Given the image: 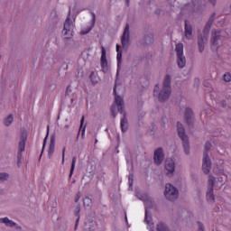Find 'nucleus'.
Returning <instances> with one entry per match:
<instances>
[{
    "mask_svg": "<svg viewBox=\"0 0 231 231\" xmlns=\"http://www.w3.org/2000/svg\"><path fill=\"white\" fill-rule=\"evenodd\" d=\"M171 75L167 74L162 83V89L160 91V87L155 85L153 88V97H157L160 102L169 100L171 97Z\"/></svg>",
    "mask_w": 231,
    "mask_h": 231,
    "instance_id": "1",
    "label": "nucleus"
},
{
    "mask_svg": "<svg viewBox=\"0 0 231 231\" xmlns=\"http://www.w3.org/2000/svg\"><path fill=\"white\" fill-rule=\"evenodd\" d=\"M113 95L115 97V102L117 106L118 113H120L121 115H124L120 122L121 131L122 133H127L128 124H127V117H126L125 111H124V98H122V97L116 94V85L114 86Z\"/></svg>",
    "mask_w": 231,
    "mask_h": 231,
    "instance_id": "2",
    "label": "nucleus"
},
{
    "mask_svg": "<svg viewBox=\"0 0 231 231\" xmlns=\"http://www.w3.org/2000/svg\"><path fill=\"white\" fill-rule=\"evenodd\" d=\"M177 131L178 135L182 142L185 154H190V143L189 142V136L185 134V127H183V124L180 122L177 123Z\"/></svg>",
    "mask_w": 231,
    "mask_h": 231,
    "instance_id": "3",
    "label": "nucleus"
},
{
    "mask_svg": "<svg viewBox=\"0 0 231 231\" xmlns=\"http://www.w3.org/2000/svg\"><path fill=\"white\" fill-rule=\"evenodd\" d=\"M212 148V143H206L203 152V159H202V171L204 174H209L210 169H212V161H210V157H208V151Z\"/></svg>",
    "mask_w": 231,
    "mask_h": 231,
    "instance_id": "4",
    "label": "nucleus"
},
{
    "mask_svg": "<svg viewBox=\"0 0 231 231\" xmlns=\"http://www.w3.org/2000/svg\"><path fill=\"white\" fill-rule=\"evenodd\" d=\"M175 51L177 53V63L180 69H183L187 65V59L183 55V43H178L175 47Z\"/></svg>",
    "mask_w": 231,
    "mask_h": 231,
    "instance_id": "5",
    "label": "nucleus"
},
{
    "mask_svg": "<svg viewBox=\"0 0 231 231\" xmlns=\"http://www.w3.org/2000/svg\"><path fill=\"white\" fill-rule=\"evenodd\" d=\"M69 15H71V9L69 10V14L65 20L62 31V34L65 35L66 39H71V37H73V31H71L73 22H71V18H69Z\"/></svg>",
    "mask_w": 231,
    "mask_h": 231,
    "instance_id": "6",
    "label": "nucleus"
},
{
    "mask_svg": "<svg viewBox=\"0 0 231 231\" xmlns=\"http://www.w3.org/2000/svg\"><path fill=\"white\" fill-rule=\"evenodd\" d=\"M164 196L169 201H174L178 199V189L172 184L168 183L165 186Z\"/></svg>",
    "mask_w": 231,
    "mask_h": 231,
    "instance_id": "7",
    "label": "nucleus"
},
{
    "mask_svg": "<svg viewBox=\"0 0 231 231\" xmlns=\"http://www.w3.org/2000/svg\"><path fill=\"white\" fill-rule=\"evenodd\" d=\"M165 161V153L163 152V148L159 147L153 152V163L155 165H162Z\"/></svg>",
    "mask_w": 231,
    "mask_h": 231,
    "instance_id": "8",
    "label": "nucleus"
},
{
    "mask_svg": "<svg viewBox=\"0 0 231 231\" xmlns=\"http://www.w3.org/2000/svg\"><path fill=\"white\" fill-rule=\"evenodd\" d=\"M184 120L189 127L192 126L194 124V111L192 108L186 107L184 111Z\"/></svg>",
    "mask_w": 231,
    "mask_h": 231,
    "instance_id": "9",
    "label": "nucleus"
},
{
    "mask_svg": "<svg viewBox=\"0 0 231 231\" xmlns=\"http://www.w3.org/2000/svg\"><path fill=\"white\" fill-rule=\"evenodd\" d=\"M101 68L104 73H107L109 71L107 58L106 57V48H104V46L101 47Z\"/></svg>",
    "mask_w": 231,
    "mask_h": 231,
    "instance_id": "10",
    "label": "nucleus"
},
{
    "mask_svg": "<svg viewBox=\"0 0 231 231\" xmlns=\"http://www.w3.org/2000/svg\"><path fill=\"white\" fill-rule=\"evenodd\" d=\"M165 171H167V176L170 174H174L176 171V163L173 160L168 159L165 162Z\"/></svg>",
    "mask_w": 231,
    "mask_h": 231,
    "instance_id": "11",
    "label": "nucleus"
},
{
    "mask_svg": "<svg viewBox=\"0 0 231 231\" xmlns=\"http://www.w3.org/2000/svg\"><path fill=\"white\" fill-rule=\"evenodd\" d=\"M221 39V30H213L211 32L210 43L212 46H217L219 44L217 41Z\"/></svg>",
    "mask_w": 231,
    "mask_h": 231,
    "instance_id": "12",
    "label": "nucleus"
},
{
    "mask_svg": "<svg viewBox=\"0 0 231 231\" xmlns=\"http://www.w3.org/2000/svg\"><path fill=\"white\" fill-rule=\"evenodd\" d=\"M0 223H4V225H5V226H9L10 228H14V226H15L16 230H21V228H22L20 226H17V224L15 222L8 219V217H1Z\"/></svg>",
    "mask_w": 231,
    "mask_h": 231,
    "instance_id": "13",
    "label": "nucleus"
},
{
    "mask_svg": "<svg viewBox=\"0 0 231 231\" xmlns=\"http://www.w3.org/2000/svg\"><path fill=\"white\" fill-rule=\"evenodd\" d=\"M184 24V35L188 41H190L192 39V25L189 23V20H185Z\"/></svg>",
    "mask_w": 231,
    "mask_h": 231,
    "instance_id": "14",
    "label": "nucleus"
},
{
    "mask_svg": "<svg viewBox=\"0 0 231 231\" xmlns=\"http://www.w3.org/2000/svg\"><path fill=\"white\" fill-rule=\"evenodd\" d=\"M121 44L122 46H125L129 44V24H126L121 37Z\"/></svg>",
    "mask_w": 231,
    "mask_h": 231,
    "instance_id": "15",
    "label": "nucleus"
},
{
    "mask_svg": "<svg viewBox=\"0 0 231 231\" xmlns=\"http://www.w3.org/2000/svg\"><path fill=\"white\" fill-rule=\"evenodd\" d=\"M28 138L26 135H22V140L19 142L18 144V152H24V149H26V140Z\"/></svg>",
    "mask_w": 231,
    "mask_h": 231,
    "instance_id": "16",
    "label": "nucleus"
},
{
    "mask_svg": "<svg viewBox=\"0 0 231 231\" xmlns=\"http://www.w3.org/2000/svg\"><path fill=\"white\" fill-rule=\"evenodd\" d=\"M206 198L208 203L216 202V198L214 197V190L208 189Z\"/></svg>",
    "mask_w": 231,
    "mask_h": 231,
    "instance_id": "17",
    "label": "nucleus"
},
{
    "mask_svg": "<svg viewBox=\"0 0 231 231\" xmlns=\"http://www.w3.org/2000/svg\"><path fill=\"white\" fill-rule=\"evenodd\" d=\"M74 214L77 217L74 230H77V226H79V221H80V206H78L74 211Z\"/></svg>",
    "mask_w": 231,
    "mask_h": 231,
    "instance_id": "18",
    "label": "nucleus"
},
{
    "mask_svg": "<svg viewBox=\"0 0 231 231\" xmlns=\"http://www.w3.org/2000/svg\"><path fill=\"white\" fill-rule=\"evenodd\" d=\"M156 231H169V226L165 222H159L156 226Z\"/></svg>",
    "mask_w": 231,
    "mask_h": 231,
    "instance_id": "19",
    "label": "nucleus"
},
{
    "mask_svg": "<svg viewBox=\"0 0 231 231\" xmlns=\"http://www.w3.org/2000/svg\"><path fill=\"white\" fill-rule=\"evenodd\" d=\"M116 52H117V56H116L117 66H120V64H122V50H120L119 44H116Z\"/></svg>",
    "mask_w": 231,
    "mask_h": 231,
    "instance_id": "20",
    "label": "nucleus"
},
{
    "mask_svg": "<svg viewBox=\"0 0 231 231\" xmlns=\"http://www.w3.org/2000/svg\"><path fill=\"white\" fill-rule=\"evenodd\" d=\"M77 163V157H73L72 158V162H71V166H70V171H69V180H71L72 176H73V172H75V165Z\"/></svg>",
    "mask_w": 231,
    "mask_h": 231,
    "instance_id": "21",
    "label": "nucleus"
},
{
    "mask_svg": "<svg viewBox=\"0 0 231 231\" xmlns=\"http://www.w3.org/2000/svg\"><path fill=\"white\" fill-rule=\"evenodd\" d=\"M50 21H51L52 23H54V24H57V23L59 22V15H57V11H56V10H53V11L51 13Z\"/></svg>",
    "mask_w": 231,
    "mask_h": 231,
    "instance_id": "22",
    "label": "nucleus"
},
{
    "mask_svg": "<svg viewBox=\"0 0 231 231\" xmlns=\"http://www.w3.org/2000/svg\"><path fill=\"white\" fill-rule=\"evenodd\" d=\"M145 44H152L154 42V35L152 33H149L144 36Z\"/></svg>",
    "mask_w": 231,
    "mask_h": 231,
    "instance_id": "23",
    "label": "nucleus"
},
{
    "mask_svg": "<svg viewBox=\"0 0 231 231\" xmlns=\"http://www.w3.org/2000/svg\"><path fill=\"white\" fill-rule=\"evenodd\" d=\"M215 185H216V178H214V176H212V175H209L208 189L214 190V186Z\"/></svg>",
    "mask_w": 231,
    "mask_h": 231,
    "instance_id": "24",
    "label": "nucleus"
},
{
    "mask_svg": "<svg viewBox=\"0 0 231 231\" xmlns=\"http://www.w3.org/2000/svg\"><path fill=\"white\" fill-rule=\"evenodd\" d=\"M92 16V26L86 32L82 31V35H86V33H89L90 30H93V26H95V21H97V16L95 15V13H91Z\"/></svg>",
    "mask_w": 231,
    "mask_h": 231,
    "instance_id": "25",
    "label": "nucleus"
},
{
    "mask_svg": "<svg viewBox=\"0 0 231 231\" xmlns=\"http://www.w3.org/2000/svg\"><path fill=\"white\" fill-rule=\"evenodd\" d=\"M14 122V116L9 115L5 119V125H6V127H9V125H12Z\"/></svg>",
    "mask_w": 231,
    "mask_h": 231,
    "instance_id": "26",
    "label": "nucleus"
},
{
    "mask_svg": "<svg viewBox=\"0 0 231 231\" xmlns=\"http://www.w3.org/2000/svg\"><path fill=\"white\" fill-rule=\"evenodd\" d=\"M83 205H84V207L90 208L91 205H93V200L91 199H89V197H85L83 199Z\"/></svg>",
    "mask_w": 231,
    "mask_h": 231,
    "instance_id": "27",
    "label": "nucleus"
},
{
    "mask_svg": "<svg viewBox=\"0 0 231 231\" xmlns=\"http://www.w3.org/2000/svg\"><path fill=\"white\" fill-rule=\"evenodd\" d=\"M212 23L211 22H207L206 23V25L204 27V30H203V33H208L210 32V28H212Z\"/></svg>",
    "mask_w": 231,
    "mask_h": 231,
    "instance_id": "28",
    "label": "nucleus"
},
{
    "mask_svg": "<svg viewBox=\"0 0 231 231\" xmlns=\"http://www.w3.org/2000/svg\"><path fill=\"white\" fill-rule=\"evenodd\" d=\"M10 178V174L6 172H0V181H6Z\"/></svg>",
    "mask_w": 231,
    "mask_h": 231,
    "instance_id": "29",
    "label": "nucleus"
},
{
    "mask_svg": "<svg viewBox=\"0 0 231 231\" xmlns=\"http://www.w3.org/2000/svg\"><path fill=\"white\" fill-rule=\"evenodd\" d=\"M144 221L149 225L150 221H152V217L149 215V211L145 209Z\"/></svg>",
    "mask_w": 231,
    "mask_h": 231,
    "instance_id": "30",
    "label": "nucleus"
},
{
    "mask_svg": "<svg viewBox=\"0 0 231 231\" xmlns=\"http://www.w3.org/2000/svg\"><path fill=\"white\" fill-rule=\"evenodd\" d=\"M48 134H50V126L47 127V135L43 140V145H42V152H44V147H46V141L48 140Z\"/></svg>",
    "mask_w": 231,
    "mask_h": 231,
    "instance_id": "31",
    "label": "nucleus"
},
{
    "mask_svg": "<svg viewBox=\"0 0 231 231\" xmlns=\"http://www.w3.org/2000/svg\"><path fill=\"white\" fill-rule=\"evenodd\" d=\"M53 152H55V146L50 145L48 150V156L50 159L53 156Z\"/></svg>",
    "mask_w": 231,
    "mask_h": 231,
    "instance_id": "32",
    "label": "nucleus"
},
{
    "mask_svg": "<svg viewBox=\"0 0 231 231\" xmlns=\"http://www.w3.org/2000/svg\"><path fill=\"white\" fill-rule=\"evenodd\" d=\"M23 162V152H17V165L18 167L21 165Z\"/></svg>",
    "mask_w": 231,
    "mask_h": 231,
    "instance_id": "33",
    "label": "nucleus"
},
{
    "mask_svg": "<svg viewBox=\"0 0 231 231\" xmlns=\"http://www.w3.org/2000/svg\"><path fill=\"white\" fill-rule=\"evenodd\" d=\"M223 79H224V81H225V82H230V80H231L230 73H226V74H224Z\"/></svg>",
    "mask_w": 231,
    "mask_h": 231,
    "instance_id": "34",
    "label": "nucleus"
},
{
    "mask_svg": "<svg viewBox=\"0 0 231 231\" xmlns=\"http://www.w3.org/2000/svg\"><path fill=\"white\" fill-rule=\"evenodd\" d=\"M198 44H205V41L203 39V35L202 34H199L198 36Z\"/></svg>",
    "mask_w": 231,
    "mask_h": 231,
    "instance_id": "35",
    "label": "nucleus"
},
{
    "mask_svg": "<svg viewBox=\"0 0 231 231\" xmlns=\"http://www.w3.org/2000/svg\"><path fill=\"white\" fill-rule=\"evenodd\" d=\"M198 46H199V53H202V51H205V43H198Z\"/></svg>",
    "mask_w": 231,
    "mask_h": 231,
    "instance_id": "36",
    "label": "nucleus"
},
{
    "mask_svg": "<svg viewBox=\"0 0 231 231\" xmlns=\"http://www.w3.org/2000/svg\"><path fill=\"white\" fill-rule=\"evenodd\" d=\"M216 19V13H213L210 16L209 19L208 20V22L214 24V21Z\"/></svg>",
    "mask_w": 231,
    "mask_h": 231,
    "instance_id": "37",
    "label": "nucleus"
},
{
    "mask_svg": "<svg viewBox=\"0 0 231 231\" xmlns=\"http://www.w3.org/2000/svg\"><path fill=\"white\" fill-rule=\"evenodd\" d=\"M198 226H199V231H205V226H203V223L198 221Z\"/></svg>",
    "mask_w": 231,
    "mask_h": 231,
    "instance_id": "38",
    "label": "nucleus"
},
{
    "mask_svg": "<svg viewBox=\"0 0 231 231\" xmlns=\"http://www.w3.org/2000/svg\"><path fill=\"white\" fill-rule=\"evenodd\" d=\"M65 156H66V147H64L62 149V162H61L62 165H64V158H65Z\"/></svg>",
    "mask_w": 231,
    "mask_h": 231,
    "instance_id": "39",
    "label": "nucleus"
},
{
    "mask_svg": "<svg viewBox=\"0 0 231 231\" xmlns=\"http://www.w3.org/2000/svg\"><path fill=\"white\" fill-rule=\"evenodd\" d=\"M93 75H94V73L92 72V73L90 74V80H91L93 86H95V84H97V81L95 80V79H93Z\"/></svg>",
    "mask_w": 231,
    "mask_h": 231,
    "instance_id": "40",
    "label": "nucleus"
},
{
    "mask_svg": "<svg viewBox=\"0 0 231 231\" xmlns=\"http://www.w3.org/2000/svg\"><path fill=\"white\" fill-rule=\"evenodd\" d=\"M50 145L55 146V136L51 137Z\"/></svg>",
    "mask_w": 231,
    "mask_h": 231,
    "instance_id": "41",
    "label": "nucleus"
},
{
    "mask_svg": "<svg viewBox=\"0 0 231 231\" xmlns=\"http://www.w3.org/2000/svg\"><path fill=\"white\" fill-rule=\"evenodd\" d=\"M79 199H80V192L77 193L75 197V203H79Z\"/></svg>",
    "mask_w": 231,
    "mask_h": 231,
    "instance_id": "42",
    "label": "nucleus"
},
{
    "mask_svg": "<svg viewBox=\"0 0 231 231\" xmlns=\"http://www.w3.org/2000/svg\"><path fill=\"white\" fill-rule=\"evenodd\" d=\"M84 116H82L81 120H80V129H82V127H84Z\"/></svg>",
    "mask_w": 231,
    "mask_h": 231,
    "instance_id": "43",
    "label": "nucleus"
},
{
    "mask_svg": "<svg viewBox=\"0 0 231 231\" xmlns=\"http://www.w3.org/2000/svg\"><path fill=\"white\" fill-rule=\"evenodd\" d=\"M111 113L115 118V116H116V113H115V106H111Z\"/></svg>",
    "mask_w": 231,
    "mask_h": 231,
    "instance_id": "44",
    "label": "nucleus"
},
{
    "mask_svg": "<svg viewBox=\"0 0 231 231\" xmlns=\"http://www.w3.org/2000/svg\"><path fill=\"white\" fill-rule=\"evenodd\" d=\"M69 93H71V89H70V87L68 86L66 89V95H69Z\"/></svg>",
    "mask_w": 231,
    "mask_h": 231,
    "instance_id": "45",
    "label": "nucleus"
},
{
    "mask_svg": "<svg viewBox=\"0 0 231 231\" xmlns=\"http://www.w3.org/2000/svg\"><path fill=\"white\" fill-rule=\"evenodd\" d=\"M213 6H216V0H208Z\"/></svg>",
    "mask_w": 231,
    "mask_h": 231,
    "instance_id": "46",
    "label": "nucleus"
},
{
    "mask_svg": "<svg viewBox=\"0 0 231 231\" xmlns=\"http://www.w3.org/2000/svg\"><path fill=\"white\" fill-rule=\"evenodd\" d=\"M84 134H86V126H84L82 130V136H84Z\"/></svg>",
    "mask_w": 231,
    "mask_h": 231,
    "instance_id": "47",
    "label": "nucleus"
},
{
    "mask_svg": "<svg viewBox=\"0 0 231 231\" xmlns=\"http://www.w3.org/2000/svg\"><path fill=\"white\" fill-rule=\"evenodd\" d=\"M129 1L130 0H125L127 6H129Z\"/></svg>",
    "mask_w": 231,
    "mask_h": 231,
    "instance_id": "48",
    "label": "nucleus"
},
{
    "mask_svg": "<svg viewBox=\"0 0 231 231\" xmlns=\"http://www.w3.org/2000/svg\"><path fill=\"white\" fill-rule=\"evenodd\" d=\"M223 106H226V103L225 101L222 102Z\"/></svg>",
    "mask_w": 231,
    "mask_h": 231,
    "instance_id": "49",
    "label": "nucleus"
},
{
    "mask_svg": "<svg viewBox=\"0 0 231 231\" xmlns=\"http://www.w3.org/2000/svg\"><path fill=\"white\" fill-rule=\"evenodd\" d=\"M64 127L65 129H69V125H66Z\"/></svg>",
    "mask_w": 231,
    "mask_h": 231,
    "instance_id": "50",
    "label": "nucleus"
},
{
    "mask_svg": "<svg viewBox=\"0 0 231 231\" xmlns=\"http://www.w3.org/2000/svg\"><path fill=\"white\" fill-rule=\"evenodd\" d=\"M98 143V139L95 140V144Z\"/></svg>",
    "mask_w": 231,
    "mask_h": 231,
    "instance_id": "51",
    "label": "nucleus"
},
{
    "mask_svg": "<svg viewBox=\"0 0 231 231\" xmlns=\"http://www.w3.org/2000/svg\"><path fill=\"white\" fill-rule=\"evenodd\" d=\"M195 82H199V79H195Z\"/></svg>",
    "mask_w": 231,
    "mask_h": 231,
    "instance_id": "52",
    "label": "nucleus"
}]
</instances>
